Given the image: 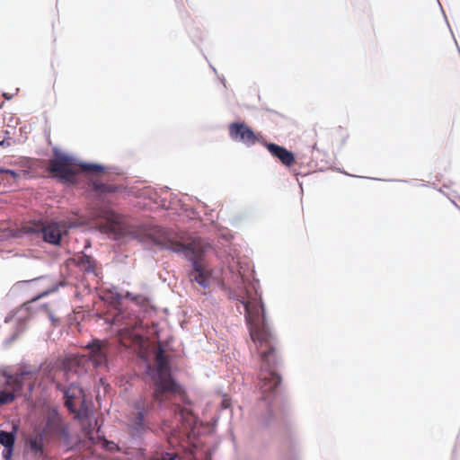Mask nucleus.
Wrapping results in <instances>:
<instances>
[{"label": "nucleus", "mask_w": 460, "mask_h": 460, "mask_svg": "<svg viewBox=\"0 0 460 460\" xmlns=\"http://www.w3.org/2000/svg\"><path fill=\"white\" fill-rule=\"evenodd\" d=\"M25 235H27L25 226L19 229H0V243L4 242H11L13 240H20L22 239Z\"/></svg>", "instance_id": "nucleus-14"}, {"label": "nucleus", "mask_w": 460, "mask_h": 460, "mask_svg": "<svg viewBox=\"0 0 460 460\" xmlns=\"http://www.w3.org/2000/svg\"><path fill=\"white\" fill-rule=\"evenodd\" d=\"M0 173L9 174L13 179H16L19 176V174L15 171L11 170V169L0 168Z\"/></svg>", "instance_id": "nucleus-22"}, {"label": "nucleus", "mask_w": 460, "mask_h": 460, "mask_svg": "<svg viewBox=\"0 0 460 460\" xmlns=\"http://www.w3.org/2000/svg\"><path fill=\"white\" fill-rule=\"evenodd\" d=\"M262 144L268 149V151L274 157H277L284 165L290 166L294 164L295 155L291 151H288L285 147L274 143L262 141Z\"/></svg>", "instance_id": "nucleus-13"}, {"label": "nucleus", "mask_w": 460, "mask_h": 460, "mask_svg": "<svg viewBox=\"0 0 460 460\" xmlns=\"http://www.w3.org/2000/svg\"><path fill=\"white\" fill-rule=\"evenodd\" d=\"M125 296L131 299L141 307H146L149 305L148 299L141 295H134L130 292H127Z\"/></svg>", "instance_id": "nucleus-19"}, {"label": "nucleus", "mask_w": 460, "mask_h": 460, "mask_svg": "<svg viewBox=\"0 0 460 460\" xmlns=\"http://www.w3.org/2000/svg\"><path fill=\"white\" fill-rule=\"evenodd\" d=\"M88 354L75 355L65 361V375L74 372L81 375L86 371L85 364L91 363L95 368L108 369V344L100 340H94L86 346Z\"/></svg>", "instance_id": "nucleus-7"}, {"label": "nucleus", "mask_w": 460, "mask_h": 460, "mask_svg": "<svg viewBox=\"0 0 460 460\" xmlns=\"http://www.w3.org/2000/svg\"><path fill=\"white\" fill-rule=\"evenodd\" d=\"M78 167L83 172L90 174H97L104 171L102 165L86 163L78 164L75 157L63 154L57 148L54 149V157L50 160L49 165V170L54 177L66 183L74 184L76 182Z\"/></svg>", "instance_id": "nucleus-6"}, {"label": "nucleus", "mask_w": 460, "mask_h": 460, "mask_svg": "<svg viewBox=\"0 0 460 460\" xmlns=\"http://www.w3.org/2000/svg\"><path fill=\"white\" fill-rule=\"evenodd\" d=\"M18 429H19V424L17 423H13L12 424V429L10 431H8L9 434H13L14 435V439L16 440V434L18 432Z\"/></svg>", "instance_id": "nucleus-23"}, {"label": "nucleus", "mask_w": 460, "mask_h": 460, "mask_svg": "<svg viewBox=\"0 0 460 460\" xmlns=\"http://www.w3.org/2000/svg\"><path fill=\"white\" fill-rule=\"evenodd\" d=\"M0 444L4 447H14L15 439L14 435L9 434L8 431L0 430Z\"/></svg>", "instance_id": "nucleus-18"}, {"label": "nucleus", "mask_w": 460, "mask_h": 460, "mask_svg": "<svg viewBox=\"0 0 460 460\" xmlns=\"http://www.w3.org/2000/svg\"><path fill=\"white\" fill-rule=\"evenodd\" d=\"M42 460H52L50 458H49V456L47 455V457L46 458H41Z\"/></svg>", "instance_id": "nucleus-30"}, {"label": "nucleus", "mask_w": 460, "mask_h": 460, "mask_svg": "<svg viewBox=\"0 0 460 460\" xmlns=\"http://www.w3.org/2000/svg\"><path fill=\"white\" fill-rule=\"evenodd\" d=\"M76 262L82 270L95 274V261L91 256L82 253L76 258Z\"/></svg>", "instance_id": "nucleus-15"}, {"label": "nucleus", "mask_w": 460, "mask_h": 460, "mask_svg": "<svg viewBox=\"0 0 460 460\" xmlns=\"http://www.w3.org/2000/svg\"><path fill=\"white\" fill-rule=\"evenodd\" d=\"M13 447H4V451H3V457H4L5 460H10V459L12 458L13 452Z\"/></svg>", "instance_id": "nucleus-21"}, {"label": "nucleus", "mask_w": 460, "mask_h": 460, "mask_svg": "<svg viewBox=\"0 0 460 460\" xmlns=\"http://www.w3.org/2000/svg\"><path fill=\"white\" fill-rule=\"evenodd\" d=\"M77 226L78 224H68L65 221H35L25 226V231H27V235L41 237L49 244L59 245L63 236L68 234V230Z\"/></svg>", "instance_id": "nucleus-8"}, {"label": "nucleus", "mask_w": 460, "mask_h": 460, "mask_svg": "<svg viewBox=\"0 0 460 460\" xmlns=\"http://www.w3.org/2000/svg\"><path fill=\"white\" fill-rule=\"evenodd\" d=\"M98 442L102 443V447H105L108 450L112 451L114 449H119V447L114 442L108 441L104 438V435H102V438L99 439Z\"/></svg>", "instance_id": "nucleus-20"}, {"label": "nucleus", "mask_w": 460, "mask_h": 460, "mask_svg": "<svg viewBox=\"0 0 460 460\" xmlns=\"http://www.w3.org/2000/svg\"><path fill=\"white\" fill-rule=\"evenodd\" d=\"M18 92H19V89L17 88V89L15 90V93H14V94H17V93H18Z\"/></svg>", "instance_id": "nucleus-31"}, {"label": "nucleus", "mask_w": 460, "mask_h": 460, "mask_svg": "<svg viewBox=\"0 0 460 460\" xmlns=\"http://www.w3.org/2000/svg\"><path fill=\"white\" fill-rule=\"evenodd\" d=\"M25 367L27 368H29V369L39 368V371L37 372V374H35L33 376H26L25 377L22 378L23 384L26 381L29 382L28 383V394L31 395L32 394V392L34 391L35 387L40 385V381L39 379V374L40 372L41 366H40V367H27V366H25Z\"/></svg>", "instance_id": "nucleus-17"}, {"label": "nucleus", "mask_w": 460, "mask_h": 460, "mask_svg": "<svg viewBox=\"0 0 460 460\" xmlns=\"http://www.w3.org/2000/svg\"><path fill=\"white\" fill-rule=\"evenodd\" d=\"M38 371L39 368L29 369L25 366L21 367L15 374L4 371L3 373L4 388L0 390V406L13 402L18 395L22 394L23 390L22 378L26 376H33Z\"/></svg>", "instance_id": "nucleus-9"}, {"label": "nucleus", "mask_w": 460, "mask_h": 460, "mask_svg": "<svg viewBox=\"0 0 460 460\" xmlns=\"http://www.w3.org/2000/svg\"><path fill=\"white\" fill-rule=\"evenodd\" d=\"M49 292H50V290H48V291H45V292L41 293L35 299H33V301L38 300L39 298L47 296Z\"/></svg>", "instance_id": "nucleus-26"}, {"label": "nucleus", "mask_w": 460, "mask_h": 460, "mask_svg": "<svg viewBox=\"0 0 460 460\" xmlns=\"http://www.w3.org/2000/svg\"><path fill=\"white\" fill-rule=\"evenodd\" d=\"M49 318L52 322L53 324H56L58 322V320L50 312H49Z\"/></svg>", "instance_id": "nucleus-25"}, {"label": "nucleus", "mask_w": 460, "mask_h": 460, "mask_svg": "<svg viewBox=\"0 0 460 460\" xmlns=\"http://www.w3.org/2000/svg\"><path fill=\"white\" fill-rule=\"evenodd\" d=\"M146 375L150 382L151 396L136 402L137 412L130 418L120 444L128 449H140L151 430L145 420L155 411L161 420L152 431L165 438L166 446L157 447L153 459L201 460L206 455L198 446L201 427L192 412L190 401L172 378L169 358L161 347L155 351V361L146 363Z\"/></svg>", "instance_id": "nucleus-1"}, {"label": "nucleus", "mask_w": 460, "mask_h": 460, "mask_svg": "<svg viewBox=\"0 0 460 460\" xmlns=\"http://www.w3.org/2000/svg\"><path fill=\"white\" fill-rule=\"evenodd\" d=\"M230 138L236 143L243 144L247 147L252 146L256 142H261V137L257 136L254 131L244 122H233L228 127Z\"/></svg>", "instance_id": "nucleus-11"}, {"label": "nucleus", "mask_w": 460, "mask_h": 460, "mask_svg": "<svg viewBox=\"0 0 460 460\" xmlns=\"http://www.w3.org/2000/svg\"><path fill=\"white\" fill-rule=\"evenodd\" d=\"M114 307L116 312L112 317V324L117 326L118 336L120 343L125 347L132 348L146 363L155 361V348H151L148 339L139 331L142 322L131 313L119 307L121 304L122 295L115 288L106 294V298Z\"/></svg>", "instance_id": "nucleus-4"}, {"label": "nucleus", "mask_w": 460, "mask_h": 460, "mask_svg": "<svg viewBox=\"0 0 460 460\" xmlns=\"http://www.w3.org/2000/svg\"><path fill=\"white\" fill-rule=\"evenodd\" d=\"M89 186L97 195L102 196L106 193L115 192L117 190L116 186L106 185L103 182L91 179L89 181Z\"/></svg>", "instance_id": "nucleus-16"}, {"label": "nucleus", "mask_w": 460, "mask_h": 460, "mask_svg": "<svg viewBox=\"0 0 460 460\" xmlns=\"http://www.w3.org/2000/svg\"><path fill=\"white\" fill-rule=\"evenodd\" d=\"M245 312L246 322L249 325L250 335L256 346L261 358V374L259 390L261 401L259 408L265 411L261 413L262 421L267 420L266 415L272 413L271 402L276 396L277 387L281 383L280 376L276 372L279 358L276 353L275 338L267 323L263 304L257 300H242Z\"/></svg>", "instance_id": "nucleus-3"}, {"label": "nucleus", "mask_w": 460, "mask_h": 460, "mask_svg": "<svg viewBox=\"0 0 460 460\" xmlns=\"http://www.w3.org/2000/svg\"><path fill=\"white\" fill-rule=\"evenodd\" d=\"M59 444L69 447L72 435L69 424L56 409H49L41 425L36 426L25 438V447L32 458H46L47 445Z\"/></svg>", "instance_id": "nucleus-5"}, {"label": "nucleus", "mask_w": 460, "mask_h": 460, "mask_svg": "<svg viewBox=\"0 0 460 460\" xmlns=\"http://www.w3.org/2000/svg\"><path fill=\"white\" fill-rule=\"evenodd\" d=\"M82 419V427L87 438L93 443H97L102 437L101 427L98 424V420L95 418L90 417L88 410L86 409V415L78 417Z\"/></svg>", "instance_id": "nucleus-12"}, {"label": "nucleus", "mask_w": 460, "mask_h": 460, "mask_svg": "<svg viewBox=\"0 0 460 460\" xmlns=\"http://www.w3.org/2000/svg\"><path fill=\"white\" fill-rule=\"evenodd\" d=\"M89 217L101 233L117 242L125 243L136 239L145 246L150 248L156 246L161 250H168L183 255L191 262L192 270L189 276L190 281L196 282L203 288H209L211 272L204 263L203 257L211 250V245L204 239H193L189 243H184L175 240L170 233L163 228H157L148 234H143L128 225L120 215L103 206L91 208Z\"/></svg>", "instance_id": "nucleus-2"}, {"label": "nucleus", "mask_w": 460, "mask_h": 460, "mask_svg": "<svg viewBox=\"0 0 460 460\" xmlns=\"http://www.w3.org/2000/svg\"><path fill=\"white\" fill-rule=\"evenodd\" d=\"M222 403H223V406H224L225 409H227L229 407V405H230L229 402L226 399H224Z\"/></svg>", "instance_id": "nucleus-28"}, {"label": "nucleus", "mask_w": 460, "mask_h": 460, "mask_svg": "<svg viewBox=\"0 0 460 460\" xmlns=\"http://www.w3.org/2000/svg\"><path fill=\"white\" fill-rule=\"evenodd\" d=\"M0 146H11V142L6 141L4 136L0 133Z\"/></svg>", "instance_id": "nucleus-24"}, {"label": "nucleus", "mask_w": 460, "mask_h": 460, "mask_svg": "<svg viewBox=\"0 0 460 460\" xmlns=\"http://www.w3.org/2000/svg\"><path fill=\"white\" fill-rule=\"evenodd\" d=\"M3 95H4V97L6 100H11L14 94H9V93H3Z\"/></svg>", "instance_id": "nucleus-27"}, {"label": "nucleus", "mask_w": 460, "mask_h": 460, "mask_svg": "<svg viewBox=\"0 0 460 460\" xmlns=\"http://www.w3.org/2000/svg\"><path fill=\"white\" fill-rule=\"evenodd\" d=\"M1 134L4 136V137H5V136H9L8 131H3Z\"/></svg>", "instance_id": "nucleus-29"}, {"label": "nucleus", "mask_w": 460, "mask_h": 460, "mask_svg": "<svg viewBox=\"0 0 460 460\" xmlns=\"http://www.w3.org/2000/svg\"><path fill=\"white\" fill-rule=\"evenodd\" d=\"M56 386L63 394L65 405L70 412L75 413L76 417L86 415L84 391L78 385L71 382L66 385L57 382Z\"/></svg>", "instance_id": "nucleus-10"}]
</instances>
